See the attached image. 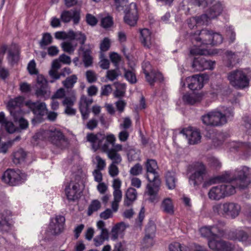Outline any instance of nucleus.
I'll use <instances>...</instances> for the list:
<instances>
[{"label":"nucleus","instance_id":"nucleus-40","mask_svg":"<svg viewBox=\"0 0 251 251\" xmlns=\"http://www.w3.org/2000/svg\"><path fill=\"white\" fill-rule=\"evenodd\" d=\"M155 231V226L154 225L150 226L147 227L145 229L146 234L144 238L143 241L144 243L148 242V240L150 241V245L152 246L153 238L154 235Z\"/></svg>","mask_w":251,"mask_h":251},{"label":"nucleus","instance_id":"nucleus-52","mask_svg":"<svg viewBox=\"0 0 251 251\" xmlns=\"http://www.w3.org/2000/svg\"><path fill=\"white\" fill-rule=\"evenodd\" d=\"M11 115L12 116L15 122H17L20 118H22L23 111L20 107L9 110Z\"/></svg>","mask_w":251,"mask_h":251},{"label":"nucleus","instance_id":"nucleus-53","mask_svg":"<svg viewBox=\"0 0 251 251\" xmlns=\"http://www.w3.org/2000/svg\"><path fill=\"white\" fill-rule=\"evenodd\" d=\"M2 126H4L6 131L9 133H13L16 131L17 128L13 123L11 121H7L6 119L5 120Z\"/></svg>","mask_w":251,"mask_h":251},{"label":"nucleus","instance_id":"nucleus-56","mask_svg":"<svg viewBox=\"0 0 251 251\" xmlns=\"http://www.w3.org/2000/svg\"><path fill=\"white\" fill-rule=\"evenodd\" d=\"M113 24V21L112 17L107 16L101 19V25L104 28L111 27Z\"/></svg>","mask_w":251,"mask_h":251},{"label":"nucleus","instance_id":"nucleus-31","mask_svg":"<svg viewBox=\"0 0 251 251\" xmlns=\"http://www.w3.org/2000/svg\"><path fill=\"white\" fill-rule=\"evenodd\" d=\"M140 41L142 45L146 49L151 47V32L149 29L144 28L140 30Z\"/></svg>","mask_w":251,"mask_h":251},{"label":"nucleus","instance_id":"nucleus-14","mask_svg":"<svg viewBox=\"0 0 251 251\" xmlns=\"http://www.w3.org/2000/svg\"><path fill=\"white\" fill-rule=\"evenodd\" d=\"M169 251H209L204 246L196 243L193 244L192 250L188 246L182 245L178 242H173L169 245Z\"/></svg>","mask_w":251,"mask_h":251},{"label":"nucleus","instance_id":"nucleus-9","mask_svg":"<svg viewBox=\"0 0 251 251\" xmlns=\"http://www.w3.org/2000/svg\"><path fill=\"white\" fill-rule=\"evenodd\" d=\"M124 22L127 25L134 26L138 21L139 16L137 5L132 2L128 5L125 11Z\"/></svg>","mask_w":251,"mask_h":251},{"label":"nucleus","instance_id":"nucleus-43","mask_svg":"<svg viewBox=\"0 0 251 251\" xmlns=\"http://www.w3.org/2000/svg\"><path fill=\"white\" fill-rule=\"evenodd\" d=\"M85 102L81 98L79 103V109L83 120L88 119L90 112L89 107Z\"/></svg>","mask_w":251,"mask_h":251},{"label":"nucleus","instance_id":"nucleus-61","mask_svg":"<svg viewBox=\"0 0 251 251\" xmlns=\"http://www.w3.org/2000/svg\"><path fill=\"white\" fill-rule=\"evenodd\" d=\"M86 22L88 25L94 26L97 24L98 21L94 16L88 13L86 15Z\"/></svg>","mask_w":251,"mask_h":251},{"label":"nucleus","instance_id":"nucleus-12","mask_svg":"<svg viewBox=\"0 0 251 251\" xmlns=\"http://www.w3.org/2000/svg\"><path fill=\"white\" fill-rule=\"evenodd\" d=\"M65 192L67 199L69 201H75L80 197L81 192L78 182L71 181L65 189Z\"/></svg>","mask_w":251,"mask_h":251},{"label":"nucleus","instance_id":"nucleus-42","mask_svg":"<svg viewBox=\"0 0 251 251\" xmlns=\"http://www.w3.org/2000/svg\"><path fill=\"white\" fill-rule=\"evenodd\" d=\"M161 206L165 212L170 214L174 213V205L170 198L165 199L162 202Z\"/></svg>","mask_w":251,"mask_h":251},{"label":"nucleus","instance_id":"nucleus-15","mask_svg":"<svg viewBox=\"0 0 251 251\" xmlns=\"http://www.w3.org/2000/svg\"><path fill=\"white\" fill-rule=\"evenodd\" d=\"M78 53L82 58L85 67L88 68L91 66L93 63V57L92 56V49L90 45L88 47H79L78 50Z\"/></svg>","mask_w":251,"mask_h":251},{"label":"nucleus","instance_id":"nucleus-4","mask_svg":"<svg viewBox=\"0 0 251 251\" xmlns=\"http://www.w3.org/2000/svg\"><path fill=\"white\" fill-rule=\"evenodd\" d=\"M223 10V6L222 3L219 2H217L207 10L206 13L188 19V26L192 29L195 26L207 25L211 19L217 17L221 14Z\"/></svg>","mask_w":251,"mask_h":251},{"label":"nucleus","instance_id":"nucleus-20","mask_svg":"<svg viewBox=\"0 0 251 251\" xmlns=\"http://www.w3.org/2000/svg\"><path fill=\"white\" fill-rule=\"evenodd\" d=\"M12 214L9 210H4L0 213V231L8 232L11 226Z\"/></svg>","mask_w":251,"mask_h":251},{"label":"nucleus","instance_id":"nucleus-11","mask_svg":"<svg viewBox=\"0 0 251 251\" xmlns=\"http://www.w3.org/2000/svg\"><path fill=\"white\" fill-rule=\"evenodd\" d=\"M145 167L147 170L146 177L150 182L160 180L158 173L156 171L158 166L155 160L148 159L145 163Z\"/></svg>","mask_w":251,"mask_h":251},{"label":"nucleus","instance_id":"nucleus-45","mask_svg":"<svg viewBox=\"0 0 251 251\" xmlns=\"http://www.w3.org/2000/svg\"><path fill=\"white\" fill-rule=\"evenodd\" d=\"M224 203H217L212 206V211L214 214L226 217Z\"/></svg>","mask_w":251,"mask_h":251},{"label":"nucleus","instance_id":"nucleus-44","mask_svg":"<svg viewBox=\"0 0 251 251\" xmlns=\"http://www.w3.org/2000/svg\"><path fill=\"white\" fill-rule=\"evenodd\" d=\"M108 157L112 161V164H118L122 161V157L115 149H111L107 154Z\"/></svg>","mask_w":251,"mask_h":251},{"label":"nucleus","instance_id":"nucleus-58","mask_svg":"<svg viewBox=\"0 0 251 251\" xmlns=\"http://www.w3.org/2000/svg\"><path fill=\"white\" fill-rule=\"evenodd\" d=\"M221 115L223 116L225 121V124H226L227 123V119L232 118L233 117V109L231 107H228L225 110L224 113L221 112Z\"/></svg>","mask_w":251,"mask_h":251},{"label":"nucleus","instance_id":"nucleus-32","mask_svg":"<svg viewBox=\"0 0 251 251\" xmlns=\"http://www.w3.org/2000/svg\"><path fill=\"white\" fill-rule=\"evenodd\" d=\"M225 55L226 56L225 64L227 67L232 68L239 63V58L237 53L230 50H226Z\"/></svg>","mask_w":251,"mask_h":251},{"label":"nucleus","instance_id":"nucleus-33","mask_svg":"<svg viewBox=\"0 0 251 251\" xmlns=\"http://www.w3.org/2000/svg\"><path fill=\"white\" fill-rule=\"evenodd\" d=\"M137 197V192L136 189L132 187L129 188L126 193L124 205L127 206H130L136 200Z\"/></svg>","mask_w":251,"mask_h":251},{"label":"nucleus","instance_id":"nucleus-41","mask_svg":"<svg viewBox=\"0 0 251 251\" xmlns=\"http://www.w3.org/2000/svg\"><path fill=\"white\" fill-rule=\"evenodd\" d=\"M124 77L131 84H135L137 79L134 70L124 69Z\"/></svg>","mask_w":251,"mask_h":251},{"label":"nucleus","instance_id":"nucleus-13","mask_svg":"<svg viewBox=\"0 0 251 251\" xmlns=\"http://www.w3.org/2000/svg\"><path fill=\"white\" fill-rule=\"evenodd\" d=\"M2 180L10 185L14 186L21 183L22 177L20 175L13 169H8L3 174Z\"/></svg>","mask_w":251,"mask_h":251},{"label":"nucleus","instance_id":"nucleus-35","mask_svg":"<svg viewBox=\"0 0 251 251\" xmlns=\"http://www.w3.org/2000/svg\"><path fill=\"white\" fill-rule=\"evenodd\" d=\"M200 231L202 236L208 238V242L210 239L217 238V235L215 233V230L212 226H203L200 228Z\"/></svg>","mask_w":251,"mask_h":251},{"label":"nucleus","instance_id":"nucleus-10","mask_svg":"<svg viewBox=\"0 0 251 251\" xmlns=\"http://www.w3.org/2000/svg\"><path fill=\"white\" fill-rule=\"evenodd\" d=\"M194 54V55H195ZM197 57H195L192 64V67L194 71H203L205 70H213L215 64V62H213L210 60L206 59L202 55L199 54Z\"/></svg>","mask_w":251,"mask_h":251},{"label":"nucleus","instance_id":"nucleus-62","mask_svg":"<svg viewBox=\"0 0 251 251\" xmlns=\"http://www.w3.org/2000/svg\"><path fill=\"white\" fill-rule=\"evenodd\" d=\"M87 140L92 144L93 148L95 149L97 143H98V138L97 135L90 133L87 135Z\"/></svg>","mask_w":251,"mask_h":251},{"label":"nucleus","instance_id":"nucleus-38","mask_svg":"<svg viewBox=\"0 0 251 251\" xmlns=\"http://www.w3.org/2000/svg\"><path fill=\"white\" fill-rule=\"evenodd\" d=\"M24 101V99L22 97H17L13 99H10L7 104V107L9 110L10 109H17L20 107Z\"/></svg>","mask_w":251,"mask_h":251},{"label":"nucleus","instance_id":"nucleus-51","mask_svg":"<svg viewBox=\"0 0 251 251\" xmlns=\"http://www.w3.org/2000/svg\"><path fill=\"white\" fill-rule=\"evenodd\" d=\"M109 57L114 66L118 69L119 63L121 61V56L117 52H112L110 53Z\"/></svg>","mask_w":251,"mask_h":251},{"label":"nucleus","instance_id":"nucleus-34","mask_svg":"<svg viewBox=\"0 0 251 251\" xmlns=\"http://www.w3.org/2000/svg\"><path fill=\"white\" fill-rule=\"evenodd\" d=\"M70 34L71 35V37H70V40H76L80 45V47H88V45H84L87 40L86 36L84 33L81 31L75 32L72 30H70Z\"/></svg>","mask_w":251,"mask_h":251},{"label":"nucleus","instance_id":"nucleus-18","mask_svg":"<svg viewBox=\"0 0 251 251\" xmlns=\"http://www.w3.org/2000/svg\"><path fill=\"white\" fill-rule=\"evenodd\" d=\"M180 133L185 135L189 144H197L201 141V135L198 129H193V127H189L182 129Z\"/></svg>","mask_w":251,"mask_h":251},{"label":"nucleus","instance_id":"nucleus-49","mask_svg":"<svg viewBox=\"0 0 251 251\" xmlns=\"http://www.w3.org/2000/svg\"><path fill=\"white\" fill-rule=\"evenodd\" d=\"M77 79V78L75 75H72L66 78V79L63 81V85L67 89L72 88L76 82Z\"/></svg>","mask_w":251,"mask_h":251},{"label":"nucleus","instance_id":"nucleus-23","mask_svg":"<svg viewBox=\"0 0 251 251\" xmlns=\"http://www.w3.org/2000/svg\"><path fill=\"white\" fill-rule=\"evenodd\" d=\"M55 222L52 221L50 224V229L54 234H58L62 232L64 227L65 218L61 215L56 216Z\"/></svg>","mask_w":251,"mask_h":251},{"label":"nucleus","instance_id":"nucleus-2","mask_svg":"<svg viewBox=\"0 0 251 251\" xmlns=\"http://www.w3.org/2000/svg\"><path fill=\"white\" fill-rule=\"evenodd\" d=\"M194 172L189 177V182L190 185L194 187H198L202 184V187L206 188L212 184L220 183V182L227 181L230 179L229 175L227 173L217 176L205 180L207 175V170L205 165L201 162H196L193 166Z\"/></svg>","mask_w":251,"mask_h":251},{"label":"nucleus","instance_id":"nucleus-17","mask_svg":"<svg viewBox=\"0 0 251 251\" xmlns=\"http://www.w3.org/2000/svg\"><path fill=\"white\" fill-rule=\"evenodd\" d=\"M60 18L63 22L67 23L72 20L75 25L79 23L80 19V10L73 9L70 10H64L61 14Z\"/></svg>","mask_w":251,"mask_h":251},{"label":"nucleus","instance_id":"nucleus-25","mask_svg":"<svg viewBox=\"0 0 251 251\" xmlns=\"http://www.w3.org/2000/svg\"><path fill=\"white\" fill-rule=\"evenodd\" d=\"M145 78L149 84L153 87L156 82H162L164 80L163 74L157 70L152 69L146 73Z\"/></svg>","mask_w":251,"mask_h":251},{"label":"nucleus","instance_id":"nucleus-29","mask_svg":"<svg viewBox=\"0 0 251 251\" xmlns=\"http://www.w3.org/2000/svg\"><path fill=\"white\" fill-rule=\"evenodd\" d=\"M204 76L202 75H193L190 79L188 88L192 91L199 90L203 87Z\"/></svg>","mask_w":251,"mask_h":251},{"label":"nucleus","instance_id":"nucleus-59","mask_svg":"<svg viewBox=\"0 0 251 251\" xmlns=\"http://www.w3.org/2000/svg\"><path fill=\"white\" fill-rule=\"evenodd\" d=\"M86 77L87 81L90 83L96 82L97 79L96 73L92 70H88L86 72Z\"/></svg>","mask_w":251,"mask_h":251},{"label":"nucleus","instance_id":"nucleus-60","mask_svg":"<svg viewBox=\"0 0 251 251\" xmlns=\"http://www.w3.org/2000/svg\"><path fill=\"white\" fill-rule=\"evenodd\" d=\"M110 47V41L109 39L107 37L104 38L100 44V50L102 52L106 51L109 49Z\"/></svg>","mask_w":251,"mask_h":251},{"label":"nucleus","instance_id":"nucleus-27","mask_svg":"<svg viewBox=\"0 0 251 251\" xmlns=\"http://www.w3.org/2000/svg\"><path fill=\"white\" fill-rule=\"evenodd\" d=\"M224 208L226 217L234 219L239 214L241 207L240 205L234 202H227L225 203Z\"/></svg>","mask_w":251,"mask_h":251},{"label":"nucleus","instance_id":"nucleus-48","mask_svg":"<svg viewBox=\"0 0 251 251\" xmlns=\"http://www.w3.org/2000/svg\"><path fill=\"white\" fill-rule=\"evenodd\" d=\"M52 42V38L50 33H44L42 35V38L40 41V46L41 48H44Z\"/></svg>","mask_w":251,"mask_h":251},{"label":"nucleus","instance_id":"nucleus-22","mask_svg":"<svg viewBox=\"0 0 251 251\" xmlns=\"http://www.w3.org/2000/svg\"><path fill=\"white\" fill-rule=\"evenodd\" d=\"M20 49L18 46L14 43L9 45L7 59L11 65H14L18 62L20 59Z\"/></svg>","mask_w":251,"mask_h":251},{"label":"nucleus","instance_id":"nucleus-39","mask_svg":"<svg viewBox=\"0 0 251 251\" xmlns=\"http://www.w3.org/2000/svg\"><path fill=\"white\" fill-rule=\"evenodd\" d=\"M26 157V152L23 149H20L13 153V161L16 164H20L25 161Z\"/></svg>","mask_w":251,"mask_h":251},{"label":"nucleus","instance_id":"nucleus-47","mask_svg":"<svg viewBox=\"0 0 251 251\" xmlns=\"http://www.w3.org/2000/svg\"><path fill=\"white\" fill-rule=\"evenodd\" d=\"M225 225L226 223L224 221L219 220L216 224L212 226L214 230H215V234H219L220 235L223 236L225 233V230L224 229Z\"/></svg>","mask_w":251,"mask_h":251},{"label":"nucleus","instance_id":"nucleus-50","mask_svg":"<svg viewBox=\"0 0 251 251\" xmlns=\"http://www.w3.org/2000/svg\"><path fill=\"white\" fill-rule=\"evenodd\" d=\"M243 121L246 134L251 136V117L245 116L243 117Z\"/></svg>","mask_w":251,"mask_h":251},{"label":"nucleus","instance_id":"nucleus-64","mask_svg":"<svg viewBox=\"0 0 251 251\" xmlns=\"http://www.w3.org/2000/svg\"><path fill=\"white\" fill-rule=\"evenodd\" d=\"M142 167L139 163L136 164L130 170V173L133 176H137L141 173Z\"/></svg>","mask_w":251,"mask_h":251},{"label":"nucleus","instance_id":"nucleus-55","mask_svg":"<svg viewBox=\"0 0 251 251\" xmlns=\"http://www.w3.org/2000/svg\"><path fill=\"white\" fill-rule=\"evenodd\" d=\"M61 47L62 50L70 54H72L75 48L72 44L70 42H64L62 43Z\"/></svg>","mask_w":251,"mask_h":251},{"label":"nucleus","instance_id":"nucleus-28","mask_svg":"<svg viewBox=\"0 0 251 251\" xmlns=\"http://www.w3.org/2000/svg\"><path fill=\"white\" fill-rule=\"evenodd\" d=\"M201 35L211 38V40H208L207 42L209 46H217L221 44L223 40V38L221 34L217 32H213L212 30H203L201 32Z\"/></svg>","mask_w":251,"mask_h":251},{"label":"nucleus","instance_id":"nucleus-16","mask_svg":"<svg viewBox=\"0 0 251 251\" xmlns=\"http://www.w3.org/2000/svg\"><path fill=\"white\" fill-rule=\"evenodd\" d=\"M209 248L214 251H232L231 244L228 242L217 238L210 239L208 242Z\"/></svg>","mask_w":251,"mask_h":251},{"label":"nucleus","instance_id":"nucleus-8","mask_svg":"<svg viewBox=\"0 0 251 251\" xmlns=\"http://www.w3.org/2000/svg\"><path fill=\"white\" fill-rule=\"evenodd\" d=\"M202 123L210 126H219L225 124V121L221 115V112L213 110L201 116Z\"/></svg>","mask_w":251,"mask_h":251},{"label":"nucleus","instance_id":"nucleus-3","mask_svg":"<svg viewBox=\"0 0 251 251\" xmlns=\"http://www.w3.org/2000/svg\"><path fill=\"white\" fill-rule=\"evenodd\" d=\"M32 139L38 144L40 141H48L58 148L63 149L67 145V139L59 130H40L32 137Z\"/></svg>","mask_w":251,"mask_h":251},{"label":"nucleus","instance_id":"nucleus-7","mask_svg":"<svg viewBox=\"0 0 251 251\" xmlns=\"http://www.w3.org/2000/svg\"><path fill=\"white\" fill-rule=\"evenodd\" d=\"M227 77L231 85L236 88L244 89L249 85V79L242 71L236 70L232 71Z\"/></svg>","mask_w":251,"mask_h":251},{"label":"nucleus","instance_id":"nucleus-57","mask_svg":"<svg viewBox=\"0 0 251 251\" xmlns=\"http://www.w3.org/2000/svg\"><path fill=\"white\" fill-rule=\"evenodd\" d=\"M55 38L57 39H69L71 37L70 30L68 32L57 31L54 34Z\"/></svg>","mask_w":251,"mask_h":251},{"label":"nucleus","instance_id":"nucleus-63","mask_svg":"<svg viewBox=\"0 0 251 251\" xmlns=\"http://www.w3.org/2000/svg\"><path fill=\"white\" fill-rule=\"evenodd\" d=\"M27 70L30 75H37L38 73L36 68V63L34 60L30 61L27 66Z\"/></svg>","mask_w":251,"mask_h":251},{"label":"nucleus","instance_id":"nucleus-6","mask_svg":"<svg viewBox=\"0 0 251 251\" xmlns=\"http://www.w3.org/2000/svg\"><path fill=\"white\" fill-rule=\"evenodd\" d=\"M25 105L30 109L34 115L31 123L33 125L41 124L44 121V116L46 114L48 109L45 102L36 101L35 102L28 100Z\"/></svg>","mask_w":251,"mask_h":251},{"label":"nucleus","instance_id":"nucleus-36","mask_svg":"<svg viewBox=\"0 0 251 251\" xmlns=\"http://www.w3.org/2000/svg\"><path fill=\"white\" fill-rule=\"evenodd\" d=\"M166 184L169 189H174L176 186V179L175 173L168 171L165 175Z\"/></svg>","mask_w":251,"mask_h":251},{"label":"nucleus","instance_id":"nucleus-54","mask_svg":"<svg viewBox=\"0 0 251 251\" xmlns=\"http://www.w3.org/2000/svg\"><path fill=\"white\" fill-rule=\"evenodd\" d=\"M104 139L103 138L101 140H99L98 141V143L97 144L96 147L95 148V150H97L99 149H101V150L105 152H107L108 154V151H110L111 149H109V144L110 143L107 142L105 141V142L103 144H102V140Z\"/></svg>","mask_w":251,"mask_h":251},{"label":"nucleus","instance_id":"nucleus-46","mask_svg":"<svg viewBox=\"0 0 251 251\" xmlns=\"http://www.w3.org/2000/svg\"><path fill=\"white\" fill-rule=\"evenodd\" d=\"M100 207V202L98 200H93L88 207L87 215L91 216L94 212L99 210Z\"/></svg>","mask_w":251,"mask_h":251},{"label":"nucleus","instance_id":"nucleus-1","mask_svg":"<svg viewBox=\"0 0 251 251\" xmlns=\"http://www.w3.org/2000/svg\"><path fill=\"white\" fill-rule=\"evenodd\" d=\"M229 175L230 179L226 184L214 186L208 192V197L210 200H220L222 199L234 194L235 189H245L251 184V169L243 166L237 168L232 177L230 174L226 172Z\"/></svg>","mask_w":251,"mask_h":251},{"label":"nucleus","instance_id":"nucleus-19","mask_svg":"<svg viewBox=\"0 0 251 251\" xmlns=\"http://www.w3.org/2000/svg\"><path fill=\"white\" fill-rule=\"evenodd\" d=\"M152 184L147 185V194L149 196V201L152 203H156L159 201L158 192L161 184L160 180L151 182Z\"/></svg>","mask_w":251,"mask_h":251},{"label":"nucleus","instance_id":"nucleus-37","mask_svg":"<svg viewBox=\"0 0 251 251\" xmlns=\"http://www.w3.org/2000/svg\"><path fill=\"white\" fill-rule=\"evenodd\" d=\"M126 229L124 223L121 222L116 224L112 228L111 238L113 240L117 239L119 234Z\"/></svg>","mask_w":251,"mask_h":251},{"label":"nucleus","instance_id":"nucleus-5","mask_svg":"<svg viewBox=\"0 0 251 251\" xmlns=\"http://www.w3.org/2000/svg\"><path fill=\"white\" fill-rule=\"evenodd\" d=\"M203 30L207 29H202L200 31L198 30L194 33H191V40L192 44L194 45V48H192L190 51L191 55H205L209 53L207 48L209 45L207 42L208 40H211V38L205 35L202 36L201 33Z\"/></svg>","mask_w":251,"mask_h":251},{"label":"nucleus","instance_id":"nucleus-21","mask_svg":"<svg viewBox=\"0 0 251 251\" xmlns=\"http://www.w3.org/2000/svg\"><path fill=\"white\" fill-rule=\"evenodd\" d=\"M35 95L37 98H43L47 93L48 82L42 75L37 76Z\"/></svg>","mask_w":251,"mask_h":251},{"label":"nucleus","instance_id":"nucleus-26","mask_svg":"<svg viewBox=\"0 0 251 251\" xmlns=\"http://www.w3.org/2000/svg\"><path fill=\"white\" fill-rule=\"evenodd\" d=\"M205 136L209 139H212V143L215 146H221L225 140V136L223 133H219L215 134L214 130L210 127H207L205 129Z\"/></svg>","mask_w":251,"mask_h":251},{"label":"nucleus","instance_id":"nucleus-30","mask_svg":"<svg viewBox=\"0 0 251 251\" xmlns=\"http://www.w3.org/2000/svg\"><path fill=\"white\" fill-rule=\"evenodd\" d=\"M233 148L237 151L242 153V155L245 157L251 155V143L238 142L235 143Z\"/></svg>","mask_w":251,"mask_h":251},{"label":"nucleus","instance_id":"nucleus-24","mask_svg":"<svg viewBox=\"0 0 251 251\" xmlns=\"http://www.w3.org/2000/svg\"><path fill=\"white\" fill-rule=\"evenodd\" d=\"M233 240L242 242L245 246L251 245V229L248 232L243 230H237L233 233Z\"/></svg>","mask_w":251,"mask_h":251}]
</instances>
